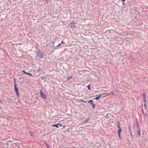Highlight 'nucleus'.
<instances>
[{
	"label": "nucleus",
	"mask_w": 148,
	"mask_h": 148,
	"mask_svg": "<svg viewBox=\"0 0 148 148\" xmlns=\"http://www.w3.org/2000/svg\"><path fill=\"white\" fill-rule=\"evenodd\" d=\"M120 123H119V122H117V127L118 129V130H117V133L118 134L119 139H121V127H120Z\"/></svg>",
	"instance_id": "nucleus-1"
},
{
	"label": "nucleus",
	"mask_w": 148,
	"mask_h": 148,
	"mask_svg": "<svg viewBox=\"0 0 148 148\" xmlns=\"http://www.w3.org/2000/svg\"><path fill=\"white\" fill-rule=\"evenodd\" d=\"M14 87L15 88L14 91L18 97L19 96V93L18 91V88L16 86V84L15 82L14 83Z\"/></svg>",
	"instance_id": "nucleus-2"
},
{
	"label": "nucleus",
	"mask_w": 148,
	"mask_h": 148,
	"mask_svg": "<svg viewBox=\"0 0 148 148\" xmlns=\"http://www.w3.org/2000/svg\"><path fill=\"white\" fill-rule=\"evenodd\" d=\"M70 25V27L72 29H74L76 27V26L75 25V23L74 21H72L69 23Z\"/></svg>",
	"instance_id": "nucleus-3"
},
{
	"label": "nucleus",
	"mask_w": 148,
	"mask_h": 148,
	"mask_svg": "<svg viewBox=\"0 0 148 148\" xmlns=\"http://www.w3.org/2000/svg\"><path fill=\"white\" fill-rule=\"evenodd\" d=\"M37 55L40 58H42L43 57V54L41 51H38Z\"/></svg>",
	"instance_id": "nucleus-4"
},
{
	"label": "nucleus",
	"mask_w": 148,
	"mask_h": 148,
	"mask_svg": "<svg viewBox=\"0 0 148 148\" xmlns=\"http://www.w3.org/2000/svg\"><path fill=\"white\" fill-rule=\"evenodd\" d=\"M40 94L41 97L44 99H45L46 98V97L45 95L43 92L42 91L40 90Z\"/></svg>",
	"instance_id": "nucleus-5"
},
{
	"label": "nucleus",
	"mask_w": 148,
	"mask_h": 148,
	"mask_svg": "<svg viewBox=\"0 0 148 148\" xmlns=\"http://www.w3.org/2000/svg\"><path fill=\"white\" fill-rule=\"evenodd\" d=\"M106 94V93H104L103 94H99V95L98 96V97H96L95 98H94V99H95V100H98L99 97H100L102 95H104V94Z\"/></svg>",
	"instance_id": "nucleus-6"
},
{
	"label": "nucleus",
	"mask_w": 148,
	"mask_h": 148,
	"mask_svg": "<svg viewBox=\"0 0 148 148\" xmlns=\"http://www.w3.org/2000/svg\"><path fill=\"white\" fill-rule=\"evenodd\" d=\"M136 125H137V128L138 129H140V127L139 125V124L138 121V120L137 119V121H136Z\"/></svg>",
	"instance_id": "nucleus-7"
},
{
	"label": "nucleus",
	"mask_w": 148,
	"mask_h": 148,
	"mask_svg": "<svg viewBox=\"0 0 148 148\" xmlns=\"http://www.w3.org/2000/svg\"><path fill=\"white\" fill-rule=\"evenodd\" d=\"M137 135L139 136H140L141 133L140 129H138L137 130Z\"/></svg>",
	"instance_id": "nucleus-8"
},
{
	"label": "nucleus",
	"mask_w": 148,
	"mask_h": 148,
	"mask_svg": "<svg viewBox=\"0 0 148 148\" xmlns=\"http://www.w3.org/2000/svg\"><path fill=\"white\" fill-rule=\"evenodd\" d=\"M128 129L129 131L130 132V134H132V130L131 129V127H130V126L129 125V126H128Z\"/></svg>",
	"instance_id": "nucleus-9"
},
{
	"label": "nucleus",
	"mask_w": 148,
	"mask_h": 148,
	"mask_svg": "<svg viewBox=\"0 0 148 148\" xmlns=\"http://www.w3.org/2000/svg\"><path fill=\"white\" fill-rule=\"evenodd\" d=\"M52 127H55L56 128H58L59 127V126H58V124H55L54 125H52Z\"/></svg>",
	"instance_id": "nucleus-10"
},
{
	"label": "nucleus",
	"mask_w": 148,
	"mask_h": 148,
	"mask_svg": "<svg viewBox=\"0 0 148 148\" xmlns=\"http://www.w3.org/2000/svg\"><path fill=\"white\" fill-rule=\"evenodd\" d=\"M143 98H146V96L145 95V92H143Z\"/></svg>",
	"instance_id": "nucleus-11"
},
{
	"label": "nucleus",
	"mask_w": 148,
	"mask_h": 148,
	"mask_svg": "<svg viewBox=\"0 0 148 148\" xmlns=\"http://www.w3.org/2000/svg\"><path fill=\"white\" fill-rule=\"evenodd\" d=\"M88 103H90L91 104H92V103H93V101L92 100H89L88 101Z\"/></svg>",
	"instance_id": "nucleus-12"
},
{
	"label": "nucleus",
	"mask_w": 148,
	"mask_h": 148,
	"mask_svg": "<svg viewBox=\"0 0 148 148\" xmlns=\"http://www.w3.org/2000/svg\"><path fill=\"white\" fill-rule=\"evenodd\" d=\"M147 103H145L144 104V109H146V106H147Z\"/></svg>",
	"instance_id": "nucleus-13"
},
{
	"label": "nucleus",
	"mask_w": 148,
	"mask_h": 148,
	"mask_svg": "<svg viewBox=\"0 0 148 148\" xmlns=\"http://www.w3.org/2000/svg\"><path fill=\"white\" fill-rule=\"evenodd\" d=\"M72 76L67 77V81H69V79L72 78Z\"/></svg>",
	"instance_id": "nucleus-14"
},
{
	"label": "nucleus",
	"mask_w": 148,
	"mask_h": 148,
	"mask_svg": "<svg viewBox=\"0 0 148 148\" xmlns=\"http://www.w3.org/2000/svg\"><path fill=\"white\" fill-rule=\"evenodd\" d=\"M92 107L93 108H94L95 107V105L93 103L92 104Z\"/></svg>",
	"instance_id": "nucleus-15"
},
{
	"label": "nucleus",
	"mask_w": 148,
	"mask_h": 148,
	"mask_svg": "<svg viewBox=\"0 0 148 148\" xmlns=\"http://www.w3.org/2000/svg\"><path fill=\"white\" fill-rule=\"evenodd\" d=\"M80 101H82V102H84V103H86L87 101H84L82 99H80Z\"/></svg>",
	"instance_id": "nucleus-16"
},
{
	"label": "nucleus",
	"mask_w": 148,
	"mask_h": 148,
	"mask_svg": "<svg viewBox=\"0 0 148 148\" xmlns=\"http://www.w3.org/2000/svg\"><path fill=\"white\" fill-rule=\"evenodd\" d=\"M87 88H88V90H90V84H89L87 86Z\"/></svg>",
	"instance_id": "nucleus-17"
},
{
	"label": "nucleus",
	"mask_w": 148,
	"mask_h": 148,
	"mask_svg": "<svg viewBox=\"0 0 148 148\" xmlns=\"http://www.w3.org/2000/svg\"><path fill=\"white\" fill-rule=\"evenodd\" d=\"M27 75H28L29 76H32V74H31V73H27Z\"/></svg>",
	"instance_id": "nucleus-18"
},
{
	"label": "nucleus",
	"mask_w": 148,
	"mask_h": 148,
	"mask_svg": "<svg viewBox=\"0 0 148 148\" xmlns=\"http://www.w3.org/2000/svg\"><path fill=\"white\" fill-rule=\"evenodd\" d=\"M58 126L59 125V126L61 127L62 126V124H60V123H58Z\"/></svg>",
	"instance_id": "nucleus-19"
},
{
	"label": "nucleus",
	"mask_w": 148,
	"mask_h": 148,
	"mask_svg": "<svg viewBox=\"0 0 148 148\" xmlns=\"http://www.w3.org/2000/svg\"><path fill=\"white\" fill-rule=\"evenodd\" d=\"M47 78V77H45L44 76H42V79H44V78Z\"/></svg>",
	"instance_id": "nucleus-20"
},
{
	"label": "nucleus",
	"mask_w": 148,
	"mask_h": 148,
	"mask_svg": "<svg viewBox=\"0 0 148 148\" xmlns=\"http://www.w3.org/2000/svg\"><path fill=\"white\" fill-rule=\"evenodd\" d=\"M22 72H23V73H24L25 74H27V73L26 72H25V71H24V70H23V71H22Z\"/></svg>",
	"instance_id": "nucleus-21"
},
{
	"label": "nucleus",
	"mask_w": 148,
	"mask_h": 148,
	"mask_svg": "<svg viewBox=\"0 0 148 148\" xmlns=\"http://www.w3.org/2000/svg\"><path fill=\"white\" fill-rule=\"evenodd\" d=\"M142 112H143V114L145 115V116H147V114L144 113V112L143 111V109L142 110Z\"/></svg>",
	"instance_id": "nucleus-22"
},
{
	"label": "nucleus",
	"mask_w": 148,
	"mask_h": 148,
	"mask_svg": "<svg viewBox=\"0 0 148 148\" xmlns=\"http://www.w3.org/2000/svg\"><path fill=\"white\" fill-rule=\"evenodd\" d=\"M125 0H122V1L123 2V5H124V2L125 1Z\"/></svg>",
	"instance_id": "nucleus-23"
},
{
	"label": "nucleus",
	"mask_w": 148,
	"mask_h": 148,
	"mask_svg": "<svg viewBox=\"0 0 148 148\" xmlns=\"http://www.w3.org/2000/svg\"><path fill=\"white\" fill-rule=\"evenodd\" d=\"M88 119H86V120H85L84 121V122L85 123H87V122H88Z\"/></svg>",
	"instance_id": "nucleus-24"
},
{
	"label": "nucleus",
	"mask_w": 148,
	"mask_h": 148,
	"mask_svg": "<svg viewBox=\"0 0 148 148\" xmlns=\"http://www.w3.org/2000/svg\"><path fill=\"white\" fill-rule=\"evenodd\" d=\"M111 94L112 95H114V92L112 91L111 92Z\"/></svg>",
	"instance_id": "nucleus-25"
},
{
	"label": "nucleus",
	"mask_w": 148,
	"mask_h": 148,
	"mask_svg": "<svg viewBox=\"0 0 148 148\" xmlns=\"http://www.w3.org/2000/svg\"><path fill=\"white\" fill-rule=\"evenodd\" d=\"M45 144L46 145L47 147V145H49L46 143H45Z\"/></svg>",
	"instance_id": "nucleus-26"
},
{
	"label": "nucleus",
	"mask_w": 148,
	"mask_h": 148,
	"mask_svg": "<svg viewBox=\"0 0 148 148\" xmlns=\"http://www.w3.org/2000/svg\"><path fill=\"white\" fill-rule=\"evenodd\" d=\"M65 127H66V126L64 125L63 126V127L64 128H65Z\"/></svg>",
	"instance_id": "nucleus-27"
},
{
	"label": "nucleus",
	"mask_w": 148,
	"mask_h": 148,
	"mask_svg": "<svg viewBox=\"0 0 148 148\" xmlns=\"http://www.w3.org/2000/svg\"><path fill=\"white\" fill-rule=\"evenodd\" d=\"M144 102L145 103H146V100H143Z\"/></svg>",
	"instance_id": "nucleus-28"
},
{
	"label": "nucleus",
	"mask_w": 148,
	"mask_h": 148,
	"mask_svg": "<svg viewBox=\"0 0 148 148\" xmlns=\"http://www.w3.org/2000/svg\"><path fill=\"white\" fill-rule=\"evenodd\" d=\"M146 100V98H143V100Z\"/></svg>",
	"instance_id": "nucleus-29"
},
{
	"label": "nucleus",
	"mask_w": 148,
	"mask_h": 148,
	"mask_svg": "<svg viewBox=\"0 0 148 148\" xmlns=\"http://www.w3.org/2000/svg\"><path fill=\"white\" fill-rule=\"evenodd\" d=\"M61 44H64V43H63V41H61V43H60Z\"/></svg>",
	"instance_id": "nucleus-30"
},
{
	"label": "nucleus",
	"mask_w": 148,
	"mask_h": 148,
	"mask_svg": "<svg viewBox=\"0 0 148 148\" xmlns=\"http://www.w3.org/2000/svg\"><path fill=\"white\" fill-rule=\"evenodd\" d=\"M47 148H50L49 145H47Z\"/></svg>",
	"instance_id": "nucleus-31"
},
{
	"label": "nucleus",
	"mask_w": 148,
	"mask_h": 148,
	"mask_svg": "<svg viewBox=\"0 0 148 148\" xmlns=\"http://www.w3.org/2000/svg\"><path fill=\"white\" fill-rule=\"evenodd\" d=\"M60 45H61V44L60 43L57 46H60Z\"/></svg>",
	"instance_id": "nucleus-32"
},
{
	"label": "nucleus",
	"mask_w": 148,
	"mask_h": 148,
	"mask_svg": "<svg viewBox=\"0 0 148 148\" xmlns=\"http://www.w3.org/2000/svg\"><path fill=\"white\" fill-rule=\"evenodd\" d=\"M40 71V69H38L37 70V72H39V71Z\"/></svg>",
	"instance_id": "nucleus-33"
},
{
	"label": "nucleus",
	"mask_w": 148,
	"mask_h": 148,
	"mask_svg": "<svg viewBox=\"0 0 148 148\" xmlns=\"http://www.w3.org/2000/svg\"><path fill=\"white\" fill-rule=\"evenodd\" d=\"M108 94H107V95H108Z\"/></svg>",
	"instance_id": "nucleus-34"
}]
</instances>
